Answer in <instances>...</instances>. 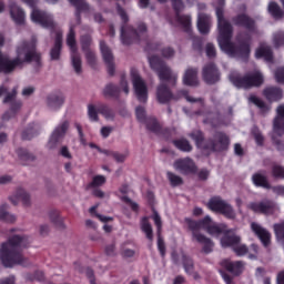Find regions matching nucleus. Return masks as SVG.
Listing matches in <instances>:
<instances>
[{"label": "nucleus", "instance_id": "obj_63", "mask_svg": "<svg viewBox=\"0 0 284 284\" xmlns=\"http://www.w3.org/2000/svg\"><path fill=\"white\" fill-rule=\"evenodd\" d=\"M275 81H277V83H284V67H280L275 70Z\"/></svg>", "mask_w": 284, "mask_h": 284}, {"label": "nucleus", "instance_id": "obj_18", "mask_svg": "<svg viewBox=\"0 0 284 284\" xmlns=\"http://www.w3.org/2000/svg\"><path fill=\"white\" fill-rule=\"evenodd\" d=\"M100 52L106 65L108 74L110 77H114V72L116 70L114 65V54L112 53V49H110L103 40H100Z\"/></svg>", "mask_w": 284, "mask_h": 284}, {"label": "nucleus", "instance_id": "obj_59", "mask_svg": "<svg viewBox=\"0 0 284 284\" xmlns=\"http://www.w3.org/2000/svg\"><path fill=\"white\" fill-rule=\"evenodd\" d=\"M135 115L140 123H145L148 121V118L145 116V108L143 106H138L135 109Z\"/></svg>", "mask_w": 284, "mask_h": 284}, {"label": "nucleus", "instance_id": "obj_49", "mask_svg": "<svg viewBox=\"0 0 284 284\" xmlns=\"http://www.w3.org/2000/svg\"><path fill=\"white\" fill-rule=\"evenodd\" d=\"M168 180L171 183L172 187H179V185H183V178L174 174L173 172H168L166 173Z\"/></svg>", "mask_w": 284, "mask_h": 284}, {"label": "nucleus", "instance_id": "obj_10", "mask_svg": "<svg viewBox=\"0 0 284 284\" xmlns=\"http://www.w3.org/2000/svg\"><path fill=\"white\" fill-rule=\"evenodd\" d=\"M23 3H27L29 8H32L31 12V21L33 23H39L42 28H50L51 30H54V18L52 14L37 9V3H39V0H22Z\"/></svg>", "mask_w": 284, "mask_h": 284}, {"label": "nucleus", "instance_id": "obj_33", "mask_svg": "<svg viewBox=\"0 0 284 284\" xmlns=\"http://www.w3.org/2000/svg\"><path fill=\"white\" fill-rule=\"evenodd\" d=\"M102 94L105 99H115L119 101L121 97V88L114 83H109L104 87Z\"/></svg>", "mask_w": 284, "mask_h": 284}, {"label": "nucleus", "instance_id": "obj_23", "mask_svg": "<svg viewBox=\"0 0 284 284\" xmlns=\"http://www.w3.org/2000/svg\"><path fill=\"white\" fill-rule=\"evenodd\" d=\"M262 94L268 103H278L284 97L283 89L278 87H267L263 90Z\"/></svg>", "mask_w": 284, "mask_h": 284}, {"label": "nucleus", "instance_id": "obj_31", "mask_svg": "<svg viewBox=\"0 0 284 284\" xmlns=\"http://www.w3.org/2000/svg\"><path fill=\"white\" fill-rule=\"evenodd\" d=\"M212 18L206 13H200L197 18V30L200 34H210Z\"/></svg>", "mask_w": 284, "mask_h": 284}, {"label": "nucleus", "instance_id": "obj_8", "mask_svg": "<svg viewBox=\"0 0 284 284\" xmlns=\"http://www.w3.org/2000/svg\"><path fill=\"white\" fill-rule=\"evenodd\" d=\"M231 82L235 88H242L243 90H252V88H261L265 83V78L261 71H253L241 75H231Z\"/></svg>", "mask_w": 284, "mask_h": 284}, {"label": "nucleus", "instance_id": "obj_19", "mask_svg": "<svg viewBox=\"0 0 284 284\" xmlns=\"http://www.w3.org/2000/svg\"><path fill=\"white\" fill-rule=\"evenodd\" d=\"M146 125V130L153 132V134H158L159 136H163L166 141L172 136V130L170 128H163L154 118H148L144 122Z\"/></svg>", "mask_w": 284, "mask_h": 284}, {"label": "nucleus", "instance_id": "obj_24", "mask_svg": "<svg viewBox=\"0 0 284 284\" xmlns=\"http://www.w3.org/2000/svg\"><path fill=\"white\" fill-rule=\"evenodd\" d=\"M251 230L260 239L264 247H267L272 241V234L268 233L266 229L261 226V224L253 222L251 224Z\"/></svg>", "mask_w": 284, "mask_h": 284}, {"label": "nucleus", "instance_id": "obj_4", "mask_svg": "<svg viewBox=\"0 0 284 284\" xmlns=\"http://www.w3.org/2000/svg\"><path fill=\"white\" fill-rule=\"evenodd\" d=\"M150 67L156 72L161 83L156 89V99L161 104L170 103L172 99H174V94L168 87L169 83L172 88L176 85V80L179 75L172 72V69L165 64L159 55H151L149 57Z\"/></svg>", "mask_w": 284, "mask_h": 284}, {"label": "nucleus", "instance_id": "obj_54", "mask_svg": "<svg viewBox=\"0 0 284 284\" xmlns=\"http://www.w3.org/2000/svg\"><path fill=\"white\" fill-rule=\"evenodd\" d=\"M273 43H274L275 48H281L284 45V32L283 31H278L274 34Z\"/></svg>", "mask_w": 284, "mask_h": 284}, {"label": "nucleus", "instance_id": "obj_32", "mask_svg": "<svg viewBox=\"0 0 284 284\" xmlns=\"http://www.w3.org/2000/svg\"><path fill=\"white\" fill-rule=\"evenodd\" d=\"M255 58L264 59L267 63H272L274 61V52L272 51V48L261 45L255 50Z\"/></svg>", "mask_w": 284, "mask_h": 284}, {"label": "nucleus", "instance_id": "obj_29", "mask_svg": "<svg viewBox=\"0 0 284 284\" xmlns=\"http://www.w3.org/2000/svg\"><path fill=\"white\" fill-rule=\"evenodd\" d=\"M62 48H63V36L58 32L55 34L54 45L50 51L51 61H59V59H61Z\"/></svg>", "mask_w": 284, "mask_h": 284}, {"label": "nucleus", "instance_id": "obj_1", "mask_svg": "<svg viewBox=\"0 0 284 284\" xmlns=\"http://www.w3.org/2000/svg\"><path fill=\"white\" fill-rule=\"evenodd\" d=\"M215 13L217 17V28L220 32L217 41L221 50L229 57L237 59V61H243V63H247V61H250V54H252V36L250 34H256V32H258L256 20L245 13H240L232 18L234 26L237 28H244V30L248 32L245 33V38L237 34V44H235L232 42L234 28L230 21L225 20L223 8L217 7Z\"/></svg>", "mask_w": 284, "mask_h": 284}, {"label": "nucleus", "instance_id": "obj_28", "mask_svg": "<svg viewBox=\"0 0 284 284\" xmlns=\"http://www.w3.org/2000/svg\"><path fill=\"white\" fill-rule=\"evenodd\" d=\"M251 181L255 187H262L263 190L272 189V184L270 183V179L267 175L256 172L252 175Z\"/></svg>", "mask_w": 284, "mask_h": 284}, {"label": "nucleus", "instance_id": "obj_36", "mask_svg": "<svg viewBox=\"0 0 284 284\" xmlns=\"http://www.w3.org/2000/svg\"><path fill=\"white\" fill-rule=\"evenodd\" d=\"M141 231L145 233L148 241H154V231L152 230V224L148 216H144L141 220Z\"/></svg>", "mask_w": 284, "mask_h": 284}, {"label": "nucleus", "instance_id": "obj_53", "mask_svg": "<svg viewBox=\"0 0 284 284\" xmlns=\"http://www.w3.org/2000/svg\"><path fill=\"white\" fill-rule=\"evenodd\" d=\"M180 94L189 101V103H201L203 105V98H192L190 97V92L187 90H181Z\"/></svg>", "mask_w": 284, "mask_h": 284}, {"label": "nucleus", "instance_id": "obj_21", "mask_svg": "<svg viewBox=\"0 0 284 284\" xmlns=\"http://www.w3.org/2000/svg\"><path fill=\"white\" fill-rule=\"evenodd\" d=\"M223 270L233 274V276H241L243 274V270H245V262L243 261H232L230 258H224L220 263Z\"/></svg>", "mask_w": 284, "mask_h": 284}, {"label": "nucleus", "instance_id": "obj_7", "mask_svg": "<svg viewBox=\"0 0 284 284\" xmlns=\"http://www.w3.org/2000/svg\"><path fill=\"white\" fill-rule=\"evenodd\" d=\"M185 223L187 224L189 230L192 232V241L199 243V245H202V252L204 254H212L214 251V242L200 231L205 230V232H207V230H210L212 217L210 215H205L204 219L199 221L186 219Z\"/></svg>", "mask_w": 284, "mask_h": 284}, {"label": "nucleus", "instance_id": "obj_47", "mask_svg": "<svg viewBox=\"0 0 284 284\" xmlns=\"http://www.w3.org/2000/svg\"><path fill=\"white\" fill-rule=\"evenodd\" d=\"M105 156H112L116 163H125V159H128V153H119L116 151H105Z\"/></svg>", "mask_w": 284, "mask_h": 284}, {"label": "nucleus", "instance_id": "obj_42", "mask_svg": "<svg viewBox=\"0 0 284 284\" xmlns=\"http://www.w3.org/2000/svg\"><path fill=\"white\" fill-rule=\"evenodd\" d=\"M0 221H4V223H14L17 221V217L8 212V204L0 206Z\"/></svg>", "mask_w": 284, "mask_h": 284}, {"label": "nucleus", "instance_id": "obj_45", "mask_svg": "<svg viewBox=\"0 0 284 284\" xmlns=\"http://www.w3.org/2000/svg\"><path fill=\"white\" fill-rule=\"evenodd\" d=\"M80 45L82 48V52L92 50V49H90L92 47V36H90L89 33L81 36L80 37Z\"/></svg>", "mask_w": 284, "mask_h": 284}, {"label": "nucleus", "instance_id": "obj_5", "mask_svg": "<svg viewBox=\"0 0 284 284\" xmlns=\"http://www.w3.org/2000/svg\"><path fill=\"white\" fill-rule=\"evenodd\" d=\"M30 240L26 235H13L3 242L0 247V261L4 267H14V265H23L26 258L21 253V248L28 247Z\"/></svg>", "mask_w": 284, "mask_h": 284}, {"label": "nucleus", "instance_id": "obj_30", "mask_svg": "<svg viewBox=\"0 0 284 284\" xmlns=\"http://www.w3.org/2000/svg\"><path fill=\"white\" fill-rule=\"evenodd\" d=\"M183 83L184 85L196 88L199 85V70L194 68L187 69L183 77Z\"/></svg>", "mask_w": 284, "mask_h": 284}, {"label": "nucleus", "instance_id": "obj_34", "mask_svg": "<svg viewBox=\"0 0 284 284\" xmlns=\"http://www.w3.org/2000/svg\"><path fill=\"white\" fill-rule=\"evenodd\" d=\"M39 130L41 126L37 123H30L23 131H22V141H32L34 136H39Z\"/></svg>", "mask_w": 284, "mask_h": 284}, {"label": "nucleus", "instance_id": "obj_11", "mask_svg": "<svg viewBox=\"0 0 284 284\" xmlns=\"http://www.w3.org/2000/svg\"><path fill=\"white\" fill-rule=\"evenodd\" d=\"M207 210L214 212L215 214H222L225 219L234 221L236 219V212L232 204L227 203L225 200H222L221 196H213L209 200L206 204Z\"/></svg>", "mask_w": 284, "mask_h": 284}, {"label": "nucleus", "instance_id": "obj_39", "mask_svg": "<svg viewBox=\"0 0 284 284\" xmlns=\"http://www.w3.org/2000/svg\"><path fill=\"white\" fill-rule=\"evenodd\" d=\"M172 143L176 150H180V152H192L193 150L192 144L185 138L173 140Z\"/></svg>", "mask_w": 284, "mask_h": 284}, {"label": "nucleus", "instance_id": "obj_3", "mask_svg": "<svg viewBox=\"0 0 284 284\" xmlns=\"http://www.w3.org/2000/svg\"><path fill=\"white\" fill-rule=\"evenodd\" d=\"M116 12L121 17L123 26L121 27V41L123 45H132V43L145 42V52H159L161 50V42H152L148 40V24L144 22L138 23V30L134 27H126L130 21L125 9L121 4H116Z\"/></svg>", "mask_w": 284, "mask_h": 284}, {"label": "nucleus", "instance_id": "obj_37", "mask_svg": "<svg viewBox=\"0 0 284 284\" xmlns=\"http://www.w3.org/2000/svg\"><path fill=\"white\" fill-rule=\"evenodd\" d=\"M248 101L250 103H253V105H256V108H258V110L261 111L262 114H267V112H270V105H267V103H265V101H263L262 99H260L258 97L252 94L248 97Z\"/></svg>", "mask_w": 284, "mask_h": 284}, {"label": "nucleus", "instance_id": "obj_25", "mask_svg": "<svg viewBox=\"0 0 284 284\" xmlns=\"http://www.w3.org/2000/svg\"><path fill=\"white\" fill-rule=\"evenodd\" d=\"M241 243V236L232 233V230L224 232V235L221 239L222 247H236Z\"/></svg>", "mask_w": 284, "mask_h": 284}, {"label": "nucleus", "instance_id": "obj_6", "mask_svg": "<svg viewBox=\"0 0 284 284\" xmlns=\"http://www.w3.org/2000/svg\"><path fill=\"white\" fill-rule=\"evenodd\" d=\"M189 136L199 150H209L210 152H227L230 150V135L223 131L215 132L214 139H209L206 142L205 134L201 130L192 131Z\"/></svg>", "mask_w": 284, "mask_h": 284}, {"label": "nucleus", "instance_id": "obj_9", "mask_svg": "<svg viewBox=\"0 0 284 284\" xmlns=\"http://www.w3.org/2000/svg\"><path fill=\"white\" fill-rule=\"evenodd\" d=\"M283 128H284V104L276 108V115L273 119V131L271 133L272 144L275 145L278 152L284 150L283 143Z\"/></svg>", "mask_w": 284, "mask_h": 284}, {"label": "nucleus", "instance_id": "obj_13", "mask_svg": "<svg viewBox=\"0 0 284 284\" xmlns=\"http://www.w3.org/2000/svg\"><path fill=\"white\" fill-rule=\"evenodd\" d=\"M172 8L175 12L176 21L182 24V28L186 34L192 33V17L190 16H182L183 9L185 4H183V0H171Z\"/></svg>", "mask_w": 284, "mask_h": 284}, {"label": "nucleus", "instance_id": "obj_56", "mask_svg": "<svg viewBox=\"0 0 284 284\" xmlns=\"http://www.w3.org/2000/svg\"><path fill=\"white\" fill-rule=\"evenodd\" d=\"M84 54L89 65H91V68H94V65H97V54L94 53V51H84Z\"/></svg>", "mask_w": 284, "mask_h": 284}, {"label": "nucleus", "instance_id": "obj_44", "mask_svg": "<svg viewBox=\"0 0 284 284\" xmlns=\"http://www.w3.org/2000/svg\"><path fill=\"white\" fill-rule=\"evenodd\" d=\"M98 112L99 114H102L104 119H114V110H112V108L105 103L98 105Z\"/></svg>", "mask_w": 284, "mask_h": 284}, {"label": "nucleus", "instance_id": "obj_50", "mask_svg": "<svg viewBox=\"0 0 284 284\" xmlns=\"http://www.w3.org/2000/svg\"><path fill=\"white\" fill-rule=\"evenodd\" d=\"M105 176L104 175H95L92 181L87 185V190L90 187H101V185H105Z\"/></svg>", "mask_w": 284, "mask_h": 284}, {"label": "nucleus", "instance_id": "obj_20", "mask_svg": "<svg viewBox=\"0 0 284 284\" xmlns=\"http://www.w3.org/2000/svg\"><path fill=\"white\" fill-rule=\"evenodd\" d=\"M68 128H70V122L64 121L54 129L48 142L50 150H54V148L59 145V141H61L63 136H65V132H68Z\"/></svg>", "mask_w": 284, "mask_h": 284}, {"label": "nucleus", "instance_id": "obj_38", "mask_svg": "<svg viewBox=\"0 0 284 284\" xmlns=\"http://www.w3.org/2000/svg\"><path fill=\"white\" fill-rule=\"evenodd\" d=\"M22 105H23V103H21V101L11 102L10 111H7L2 115V121H10V119H12V116H17V112H19V110H21Z\"/></svg>", "mask_w": 284, "mask_h": 284}, {"label": "nucleus", "instance_id": "obj_58", "mask_svg": "<svg viewBox=\"0 0 284 284\" xmlns=\"http://www.w3.org/2000/svg\"><path fill=\"white\" fill-rule=\"evenodd\" d=\"M233 252L236 254V256H245V254L250 252V248H247V245L241 244V245H235L233 247Z\"/></svg>", "mask_w": 284, "mask_h": 284}, {"label": "nucleus", "instance_id": "obj_40", "mask_svg": "<svg viewBox=\"0 0 284 284\" xmlns=\"http://www.w3.org/2000/svg\"><path fill=\"white\" fill-rule=\"evenodd\" d=\"M227 225L225 224H216L214 222H211V225L207 229V234L211 236H219V234H224L226 232Z\"/></svg>", "mask_w": 284, "mask_h": 284}, {"label": "nucleus", "instance_id": "obj_52", "mask_svg": "<svg viewBox=\"0 0 284 284\" xmlns=\"http://www.w3.org/2000/svg\"><path fill=\"white\" fill-rule=\"evenodd\" d=\"M88 116L90 121L97 122L99 121V109L94 106V104H89L88 105Z\"/></svg>", "mask_w": 284, "mask_h": 284}, {"label": "nucleus", "instance_id": "obj_62", "mask_svg": "<svg viewBox=\"0 0 284 284\" xmlns=\"http://www.w3.org/2000/svg\"><path fill=\"white\" fill-rule=\"evenodd\" d=\"M192 41L193 50L201 52V50H203V39H201L200 37H193Z\"/></svg>", "mask_w": 284, "mask_h": 284}, {"label": "nucleus", "instance_id": "obj_61", "mask_svg": "<svg viewBox=\"0 0 284 284\" xmlns=\"http://www.w3.org/2000/svg\"><path fill=\"white\" fill-rule=\"evenodd\" d=\"M123 203H126V205H130L132 212H139V204L132 199L128 197L126 195L122 196Z\"/></svg>", "mask_w": 284, "mask_h": 284}, {"label": "nucleus", "instance_id": "obj_60", "mask_svg": "<svg viewBox=\"0 0 284 284\" xmlns=\"http://www.w3.org/2000/svg\"><path fill=\"white\" fill-rule=\"evenodd\" d=\"M158 250L162 258H165V241L163 240V236H161V234L158 235Z\"/></svg>", "mask_w": 284, "mask_h": 284}, {"label": "nucleus", "instance_id": "obj_15", "mask_svg": "<svg viewBox=\"0 0 284 284\" xmlns=\"http://www.w3.org/2000/svg\"><path fill=\"white\" fill-rule=\"evenodd\" d=\"M131 79L138 101H140V103H146L148 85L145 84V81H143V79L141 78V75H139V72L135 69L131 70Z\"/></svg>", "mask_w": 284, "mask_h": 284}, {"label": "nucleus", "instance_id": "obj_22", "mask_svg": "<svg viewBox=\"0 0 284 284\" xmlns=\"http://www.w3.org/2000/svg\"><path fill=\"white\" fill-rule=\"evenodd\" d=\"M63 103H65V95L59 91L47 95V105L50 110H61V108H63Z\"/></svg>", "mask_w": 284, "mask_h": 284}, {"label": "nucleus", "instance_id": "obj_43", "mask_svg": "<svg viewBox=\"0 0 284 284\" xmlns=\"http://www.w3.org/2000/svg\"><path fill=\"white\" fill-rule=\"evenodd\" d=\"M49 217L51 223L55 225V227H59L60 230H65V224H63V220L61 216H59V211L52 210L49 212Z\"/></svg>", "mask_w": 284, "mask_h": 284}, {"label": "nucleus", "instance_id": "obj_2", "mask_svg": "<svg viewBox=\"0 0 284 284\" xmlns=\"http://www.w3.org/2000/svg\"><path fill=\"white\" fill-rule=\"evenodd\" d=\"M4 39L0 34V48L3 45ZM17 57L12 60L4 58L0 52V73L2 74H12L13 70L19 68L23 69L26 63H36L37 70L41 68V52L37 50V42L34 40L28 41L23 40L19 42L16 49Z\"/></svg>", "mask_w": 284, "mask_h": 284}, {"label": "nucleus", "instance_id": "obj_48", "mask_svg": "<svg viewBox=\"0 0 284 284\" xmlns=\"http://www.w3.org/2000/svg\"><path fill=\"white\" fill-rule=\"evenodd\" d=\"M273 179H281L284 181V166L281 164H273L271 169Z\"/></svg>", "mask_w": 284, "mask_h": 284}, {"label": "nucleus", "instance_id": "obj_26", "mask_svg": "<svg viewBox=\"0 0 284 284\" xmlns=\"http://www.w3.org/2000/svg\"><path fill=\"white\" fill-rule=\"evenodd\" d=\"M9 201L12 203V205H19V201H21L24 207H29L30 193L26 192L23 189H18L16 194L9 197Z\"/></svg>", "mask_w": 284, "mask_h": 284}, {"label": "nucleus", "instance_id": "obj_35", "mask_svg": "<svg viewBox=\"0 0 284 284\" xmlns=\"http://www.w3.org/2000/svg\"><path fill=\"white\" fill-rule=\"evenodd\" d=\"M69 3L75 8L77 19H81V12H88L90 10V4L85 0H69Z\"/></svg>", "mask_w": 284, "mask_h": 284}, {"label": "nucleus", "instance_id": "obj_46", "mask_svg": "<svg viewBox=\"0 0 284 284\" xmlns=\"http://www.w3.org/2000/svg\"><path fill=\"white\" fill-rule=\"evenodd\" d=\"M182 264L186 274H194V261L187 255H182Z\"/></svg>", "mask_w": 284, "mask_h": 284}, {"label": "nucleus", "instance_id": "obj_41", "mask_svg": "<svg viewBox=\"0 0 284 284\" xmlns=\"http://www.w3.org/2000/svg\"><path fill=\"white\" fill-rule=\"evenodd\" d=\"M268 13L273 19H283L284 17V11L281 9V6L276 2H270L268 3Z\"/></svg>", "mask_w": 284, "mask_h": 284}, {"label": "nucleus", "instance_id": "obj_12", "mask_svg": "<svg viewBox=\"0 0 284 284\" xmlns=\"http://www.w3.org/2000/svg\"><path fill=\"white\" fill-rule=\"evenodd\" d=\"M67 45L71 51V63L73 70L77 74H81L82 62L81 54H79V50L77 49V32L74 31V27H70L69 33L67 36Z\"/></svg>", "mask_w": 284, "mask_h": 284}, {"label": "nucleus", "instance_id": "obj_57", "mask_svg": "<svg viewBox=\"0 0 284 284\" xmlns=\"http://www.w3.org/2000/svg\"><path fill=\"white\" fill-rule=\"evenodd\" d=\"M275 236L281 241H284V221L282 223L274 224L273 226Z\"/></svg>", "mask_w": 284, "mask_h": 284}, {"label": "nucleus", "instance_id": "obj_16", "mask_svg": "<svg viewBox=\"0 0 284 284\" xmlns=\"http://www.w3.org/2000/svg\"><path fill=\"white\" fill-rule=\"evenodd\" d=\"M173 168L180 173L187 176V174H196L199 172V166L196 162L191 158L179 159L174 162Z\"/></svg>", "mask_w": 284, "mask_h": 284}, {"label": "nucleus", "instance_id": "obj_14", "mask_svg": "<svg viewBox=\"0 0 284 284\" xmlns=\"http://www.w3.org/2000/svg\"><path fill=\"white\" fill-rule=\"evenodd\" d=\"M248 209L255 214H264V216H273L278 210V205L273 200H263L261 202H252L248 204Z\"/></svg>", "mask_w": 284, "mask_h": 284}, {"label": "nucleus", "instance_id": "obj_17", "mask_svg": "<svg viewBox=\"0 0 284 284\" xmlns=\"http://www.w3.org/2000/svg\"><path fill=\"white\" fill-rule=\"evenodd\" d=\"M202 79L207 85H214L221 81V72L214 62H210L203 68Z\"/></svg>", "mask_w": 284, "mask_h": 284}, {"label": "nucleus", "instance_id": "obj_64", "mask_svg": "<svg viewBox=\"0 0 284 284\" xmlns=\"http://www.w3.org/2000/svg\"><path fill=\"white\" fill-rule=\"evenodd\" d=\"M16 99H17V89H13L10 93H7V95L3 99V103H14Z\"/></svg>", "mask_w": 284, "mask_h": 284}, {"label": "nucleus", "instance_id": "obj_27", "mask_svg": "<svg viewBox=\"0 0 284 284\" xmlns=\"http://www.w3.org/2000/svg\"><path fill=\"white\" fill-rule=\"evenodd\" d=\"M11 19L17 23V26H23L26 22V12L17 3L12 2L10 4Z\"/></svg>", "mask_w": 284, "mask_h": 284}, {"label": "nucleus", "instance_id": "obj_55", "mask_svg": "<svg viewBox=\"0 0 284 284\" xmlns=\"http://www.w3.org/2000/svg\"><path fill=\"white\" fill-rule=\"evenodd\" d=\"M153 221H154V225L156 226V234L161 235V232L163 230V221H161V215H159V213L156 211H154L153 213Z\"/></svg>", "mask_w": 284, "mask_h": 284}, {"label": "nucleus", "instance_id": "obj_51", "mask_svg": "<svg viewBox=\"0 0 284 284\" xmlns=\"http://www.w3.org/2000/svg\"><path fill=\"white\" fill-rule=\"evenodd\" d=\"M17 154L20 159V161H27V162H30V161H34V155L30 152H28V150L26 149H18L17 150Z\"/></svg>", "mask_w": 284, "mask_h": 284}]
</instances>
